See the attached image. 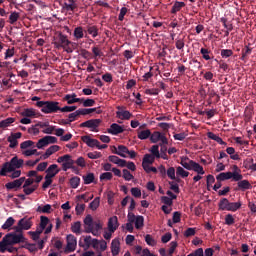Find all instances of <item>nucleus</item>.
Here are the masks:
<instances>
[{"instance_id":"7ed1b4c3","label":"nucleus","mask_w":256,"mask_h":256,"mask_svg":"<svg viewBox=\"0 0 256 256\" xmlns=\"http://www.w3.org/2000/svg\"><path fill=\"white\" fill-rule=\"evenodd\" d=\"M36 107L41 109L42 113L49 115L51 113H57L61 107H59V102L55 101H37Z\"/></svg>"},{"instance_id":"4468645a","label":"nucleus","mask_w":256,"mask_h":256,"mask_svg":"<svg viewBox=\"0 0 256 256\" xmlns=\"http://www.w3.org/2000/svg\"><path fill=\"white\" fill-rule=\"evenodd\" d=\"M107 227L108 231L111 232H115L116 229H119V219L117 218V216H112L109 218Z\"/></svg>"},{"instance_id":"cd10ccee","label":"nucleus","mask_w":256,"mask_h":256,"mask_svg":"<svg viewBox=\"0 0 256 256\" xmlns=\"http://www.w3.org/2000/svg\"><path fill=\"white\" fill-rule=\"evenodd\" d=\"M100 123H101V120L96 119V120H88L82 123L81 125L82 127H88L89 129H97Z\"/></svg>"},{"instance_id":"412c9836","label":"nucleus","mask_w":256,"mask_h":256,"mask_svg":"<svg viewBox=\"0 0 256 256\" xmlns=\"http://www.w3.org/2000/svg\"><path fill=\"white\" fill-rule=\"evenodd\" d=\"M115 155H119L120 157H123L124 159L127 158V153H129V148H127L124 145H119L118 147H114Z\"/></svg>"},{"instance_id":"a211bd4d","label":"nucleus","mask_w":256,"mask_h":256,"mask_svg":"<svg viewBox=\"0 0 256 256\" xmlns=\"http://www.w3.org/2000/svg\"><path fill=\"white\" fill-rule=\"evenodd\" d=\"M95 221H93V216L87 215L84 218V227H85V233H91L93 231V224Z\"/></svg>"},{"instance_id":"ddd939ff","label":"nucleus","mask_w":256,"mask_h":256,"mask_svg":"<svg viewBox=\"0 0 256 256\" xmlns=\"http://www.w3.org/2000/svg\"><path fill=\"white\" fill-rule=\"evenodd\" d=\"M38 125L45 135H52L55 131V126H51L49 122H38Z\"/></svg>"},{"instance_id":"58836bf2","label":"nucleus","mask_w":256,"mask_h":256,"mask_svg":"<svg viewBox=\"0 0 256 256\" xmlns=\"http://www.w3.org/2000/svg\"><path fill=\"white\" fill-rule=\"evenodd\" d=\"M83 181L85 185H91L95 181V174L93 173H88L83 176Z\"/></svg>"},{"instance_id":"c756f323","label":"nucleus","mask_w":256,"mask_h":256,"mask_svg":"<svg viewBox=\"0 0 256 256\" xmlns=\"http://www.w3.org/2000/svg\"><path fill=\"white\" fill-rule=\"evenodd\" d=\"M151 135V130L146 129L138 131L137 137L138 139H141V141H145V139H151Z\"/></svg>"},{"instance_id":"e433bc0d","label":"nucleus","mask_w":256,"mask_h":256,"mask_svg":"<svg viewBox=\"0 0 256 256\" xmlns=\"http://www.w3.org/2000/svg\"><path fill=\"white\" fill-rule=\"evenodd\" d=\"M74 37L75 39H83L85 37V32L83 30V27L79 26L74 29Z\"/></svg>"},{"instance_id":"37998d69","label":"nucleus","mask_w":256,"mask_h":256,"mask_svg":"<svg viewBox=\"0 0 256 256\" xmlns=\"http://www.w3.org/2000/svg\"><path fill=\"white\" fill-rule=\"evenodd\" d=\"M13 225H15V219L13 217H9L5 223L2 225V229L7 230V229H11V227H13Z\"/></svg>"},{"instance_id":"49530a36","label":"nucleus","mask_w":256,"mask_h":256,"mask_svg":"<svg viewBox=\"0 0 256 256\" xmlns=\"http://www.w3.org/2000/svg\"><path fill=\"white\" fill-rule=\"evenodd\" d=\"M65 7L67 11H75L77 5L75 4V0H66Z\"/></svg>"},{"instance_id":"f3484780","label":"nucleus","mask_w":256,"mask_h":256,"mask_svg":"<svg viewBox=\"0 0 256 256\" xmlns=\"http://www.w3.org/2000/svg\"><path fill=\"white\" fill-rule=\"evenodd\" d=\"M95 221H93V216L87 215L84 218V227H85V233H91L93 231V224Z\"/></svg>"},{"instance_id":"aec40b11","label":"nucleus","mask_w":256,"mask_h":256,"mask_svg":"<svg viewBox=\"0 0 256 256\" xmlns=\"http://www.w3.org/2000/svg\"><path fill=\"white\" fill-rule=\"evenodd\" d=\"M124 131L125 128L117 123L111 124L110 128L108 129V133H110V135H119V133H123Z\"/></svg>"},{"instance_id":"864d4df0","label":"nucleus","mask_w":256,"mask_h":256,"mask_svg":"<svg viewBox=\"0 0 256 256\" xmlns=\"http://www.w3.org/2000/svg\"><path fill=\"white\" fill-rule=\"evenodd\" d=\"M80 183H81V179L77 176L72 177L70 179V187H72V189H77V187H79Z\"/></svg>"},{"instance_id":"774afa93","label":"nucleus","mask_w":256,"mask_h":256,"mask_svg":"<svg viewBox=\"0 0 256 256\" xmlns=\"http://www.w3.org/2000/svg\"><path fill=\"white\" fill-rule=\"evenodd\" d=\"M130 192H131V195H133V197H136L137 199L141 197V189L137 187L131 188Z\"/></svg>"},{"instance_id":"e2e57ef3","label":"nucleus","mask_w":256,"mask_h":256,"mask_svg":"<svg viewBox=\"0 0 256 256\" xmlns=\"http://www.w3.org/2000/svg\"><path fill=\"white\" fill-rule=\"evenodd\" d=\"M40 129L41 128L39 127V123H37L28 129V133H30V135H39Z\"/></svg>"},{"instance_id":"473e14b6","label":"nucleus","mask_w":256,"mask_h":256,"mask_svg":"<svg viewBox=\"0 0 256 256\" xmlns=\"http://www.w3.org/2000/svg\"><path fill=\"white\" fill-rule=\"evenodd\" d=\"M131 117H133V115L131 114V112H129L127 110H121V111L117 112L118 119L129 120V119H131Z\"/></svg>"},{"instance_id":"5fc2aeb1","label":"nucleus","mask_w":256,"mask_h":256,"mask_svg":"<svg viewBox=\"0 0 256 256\" xmlns=\"http://www.w3.org/2000/svg\"><path fill=\"white\" fill-rule=\"evenodd\" d=\"M78 115H89L91 113H95L97 108H87V109H78Z\"/></svg>"},{"instance_id":"6ab92c4d","label":"nucleus","mask_w":256,"mask_h":256,"mask_svg":"<svg viewBox=\"0 0 256 256\" xmlns=\"http://www.w3.org/2000/svg\"><path fill=\"white\" fill-rule=\"evenodd\" d=\"M61 149V147L59 145H52L50 146L46 152L41 156V159H49V157H51V155L57 153V151H59Z\"/></svg>"},{"instance_id":"dca6fc26","label":"nucleus","mask_w":256,"mask_h":256,"mask_svg":"<svg viewBox=\"0 0 256 256\" xmlns=\"http://www.w3.org/2000/svg\"><path fill=\"white\" fill-rule=\"evenodd\" d=\"M121 251V241H119V238H115L111 242V253L113 256L119 255Z\"/></svg>"},{"instance_id":"a19ab883","label":"nucleus","mask_w":256,"mask_h":256,"mask_svg":"<svg viewBox=\"0 0 256 256\" xmlns=\"http://www.w3.org/2000/svg\"><path fill=\"white\" fill-rule=\"evenodd\" d=\"M238 187L239 189H242L243 191H245L247 189H251V183H249V180H239Z\"/></svg>"},{"instance_id":"79ce46f5","label":"nucleus","mask_w":256,"mask_h":256,"mask_svg":"<svg viewBox=\"0 0 256 256\" xmlns=\"http://www.w3.org/2000/svg\"><path fill=\"white\" fill-rule=\"evenodd\" d=\"M12 123H15V118H6L5 120H2L0 122V128L5 129L6 127H9Z\"/></svg>"},{"instance_id":"39448f33","label":"nucleus","mask_w":256,"mask_h":256,"mask_svg":"<svg viewBox=\"0 0 256 256\" xmlns=\"http://www.w3.org/2000/svg\"><path fill=\"white\" fill-rule=\"evenodd\" d=\"M217 181H227L233 179V181H241L243 175L238 172H221L216 176Z\"/></svg>"},{"instance_id":"13d9d810","label":"nucleus","mask_w":256,"mask_h":256,"mask_svg":"<svg viewBox=\"0 0 256 256\" xmlns=\"http://www.w3.org/2000/svg\"><path fill=\"white\" fill-rule=\"evenodd\" d=\"M145 241L147 245H150L151 247H155L157 245V241L153 238L152 235L147 234L145 236Z\"/></svg>"},{"instance_id":"09e8293b","label":"nucleus","mask_w":256,"mask_h":256,"mask_svg":"<svg viewBox=\"0 0 256 256\" xmlns=\"http://www.w3.org/2000/svg\"><path fill=\"white\" fill-rule=\"evenodd\" d=\"M193 160H181L180 165H182V167H184V169H187L188 171H191V169L193 168Z\"/></svg>"},{"instance_id":"9b49d317","label":"nucleus","mask_w":256,"mask_h":256,"mask_svg":"<svg viewBox=\"0 0 256 256\" xmlns=\"http://www.w3.org/2000/svg\"><path fill=\"white\" fill-rule=\"evenodd\" d=\"M66 240H67L66 251H68L69 253L75 251V249H77V238L72 234H70L66 237Z\"/></svg>"},{"instance_id":"f704fd0d","label":"nucleus","mask_w":256,"mask_h":256,"mask_svg":"<svg viewBox=\"0 0 256 256\" xmlns=\"http://www.w3.org/2000/svg\"><path fill=\"white\" fill-rule=\"evenodd\" d=\"M191 171H194L195 173H197L198 175H205V170L203 169V166H201V164L197 163L194 161V163L192 164V169Z\"/></svg>"},{"instance_id":"f03ea898","label":"nucleus","mask_w":256,"mask_h":256,"mask_svg":"<svg viewBox=\"0 0 256 256\" xmlns=\"http://www.w3.org/2000/svg\"><path fill=\"white\" fill-rule=\"evenodd\" d=\"M24 241L25 237H23V233H9L2 239V241H0V251L1 253H5L7 251V247L10 245H17V243H23Z\"/></svg>"},{"instance_id":"393cba45","label":"nucleus","mask_w":256,"mask_h":256,"mask_svg":"<svg viewBox=\"0 0 256 256\" xmlns=\"http://www.w3.org/2000/svg\"><path fill=\"white\" fill-rule=\"evenodd\" d=\"M59 173V168L57 164L50 165L46 170V177H50L53 179Z\"/></svg>"},{"instance_id":"bb28decb","label":"nucleus","mask_w":256,"mask_h":256,"mask_svg":"<svg viewBox=\"0 0 256 256\" xmlns=\"http://www.w3.org/2000/svg\"><path fill=\"white\" fill-rule=\"evenodd\" d=\"M71 44L67 36L60 34L59 35V42H55L56 47H67Z\"/></svg>"},{"instance_id":"423d86ee","label":"nucleus","mask_w":256,"mask_h":256,"mask_svg":"<svg viewBox=\"0 0 256 256\" xmlns=\"http://www.w3.org/2000/svg\"><path fill=\"white\" fill-rule=\"evenodd\" d=\"M23 193H25L26 195H32V193H35V191H37V189H39V185L35 184V181L33 180V178H27L24 180L23 182Z\"/></svg>"},{"instance_id":"de8ad7c7","label":"nucleus","mask_w":256,"mask_h":256,"mask_svg":"<svg viewBox=\"0 0 256 256\" xmlns=\"http://www.w3.org/2000/svg\"><path fill=\"white\" fill-rule=\"evenodd\" d=\"M150 153L152 154V157L159 159L161 157V153H159V145H153L150 149Z\"/></svg>"},{"instance_id":"c03bdc74","label":"nucleus","mask_w":256,"mask_h":256,"mask_svg":"<svg viewBox=\"0 0 256 256\" xmlns=\"http://www.w3.org/2000/svg\"><path fill=\"white\" fill-rule=\"evenodd\" d=\"M33 145H35V142H33L32 140H27V141L22 142L20 144L21 152L26 151L27 149H29V147H33Z\"/></svg>"},{"instance_id":"ea45409f","label":"nucleus","mask_w":256,"mask_h":256,"mask_svg":"<svg viewBox=\"0 0 256 256\" xmlns=\"http://www.w3.org/2000/svg\"><path fill=\"white\" fill-rule=\"evenodd\" d=\"M71 231L72 233H75L76 235H81V223L79 221L74 222L71 225Z\"/></svg>"},{"instance_id":"2eb2a0df","label":"nucleus","mask_w":256,"mask_h":256,"mask_svg":"<svg viewBox=\"0 0 256 256\" xmlns=\"http://www.w3.org/2000/svg\"><path fill=\"white\" fill-rule=\"evenodd\" d=\"M23 183H25V177H21L12 182H8V183H6L5 187H6V189H19V187H21V185H23Z\"/></svg>"},{"instance_id":"b1692460","label":"nucleus","mask_w":256,"mask_h":256,"mask_svg":"<svg viewBox=\"0 0 256 256\" xmlns=\"http://www.w3.org/2000/svg\"><path fill=\"white\" fill-rule=\"evenodd\" d=\"M65 101H67L68 105H73V103H81L83 101L82 98H77V94H67L64 97Z\"/></svg>"},{"instance_id":"6e6552de","label":"nucleus","mask_w":256,"mask_h":256,"mask_svg":"<svg viewBox=\"0 0 256 256\" xmlns=\"http://www.w3.org/2000/svg\"><path fill=\"white\" fill-rule=\"evenodd\" d=\"M150 141L151 143H159L160 147H163V145H168L169 143L167 136L159 131H155L151 134Z\"/></svg>"},{"instance_id":"603ef678","label":"nucleus","mask_w":256,"mask_h":256,"mask_svg":"<svg viewBox=\"0 0 256 256\" xmlns=\"http://www.w3.org/2000/svg\"><path fill=\"white\" fill-rule=\"evenodd\" d=\"M185 7V2H175L172 7V13H178V11H181Z\"/></svg>"},{"instance_id":"8fccbe9b","label":"nucleus","mask_w":256,"mask_h":256,"mask_svg":"<svg viewBox=\"0 0 256 256\" xmlns=\"http://www.w3.org/2000/svg\"><path fill=\"white\" fill-rule=\"evenodd\" d=\"M19 17V12H12L9 16L10 25H14L15 23H17V21H19Z\"/></svg>"},{"instance_id":"4be33fe9","label":"nucleus","mask_w":256,"mask_h":256,"mask_svg":"<svg viewBox=\"0 0 256 256\" xmlns=\"http://www.w3.org/2000/svg\"><path fill=\"white\" fill-rule=\"evenodd\" d=\"M108 161H110V163H114V165H118V167H125L127 165V160L121 159L115 155L109 156Z\"/></svg>"},{"instance_id":"680f3d73","label":"nucleus","mask_w":256,"mask_h":256,"mask_svg":"<svg viewBox=\"0 0 256 256\" xmlns=\"http://www.w3.org/2000/svg\"><path fill=\"white\" fill-rule=\"evenodd\" d=\"M113 179V173L104 172L100 175V181H111Z\"/></svg>"},{"instance_id":"69168bd1","label":"nucleus","mask_w":256,"mask_h":256,"mask_svg":"<svg viewBox=\"0 0 256 256\" xmlns=\"http://www.w3.org/2000/svg\"><path fill=\"white\" fill-rule=\"evenodd\" d=\"M7 140L8 143H10L9 147L11 149H15V147L19 145V141H17V139L13 138L12 136H9Z\"/></svg>"},{"instance_id":"0eeeda50","label":"nucleus","mask_w":256,"mask_h":256,"mask_svg":"<svg viewBox=\"0 0 256 256\" xmlns=\"http://www.w3.org/2000/svg\"><path fill=\"white\" fill-rule=\"evenodd\" d=\"M33 227L31 218H22L18 221L17 226L14 227L16 233H23V231H29Z\"/></svg>"},{"instance_id":"f257e3e1","label":"nucleus","mask_w":256,"mask_h":256,"mask_svg":"<svg viewBox=\"0 0 256 256\" xmlns=\"http://www.w3.org/2000/svg\"><path fill=\"white\" fill-rule=\"evenodd\" d=\"M25 161L23 159H19V157L14 156L9 162H6L2 165L0 170V175L2 177H6L7 173H11L9 175L10 179H17L21 177V167H23Z\"/></svg>"},{"instance_id":"72a5a7b5","label":"nucleus","mask_w":256,"mask_h":256,"mask_svg":"<svg viewBox=\"0 0 256 256\" xmlns=\"http://www.w3.org/2000/svg\"><path fill=\"white\" fill-rule=\"evenodd\" d=\"M144 223H145V218H143V216L134 215V225L136 229H143Z\"/></svg>"},{"instance_id":"3c124183","label":"nucleus","mask_w":256,"mask_h":256,"mask_svg":"<svg viewBox=\"0 0 256 256\" xmlns=\"http://www.w3.org/2000/svg\"><path fill=\"white\" fill-rule=\"evenodd\" d=\"M95 241V238L91 236L84 237V247L86 249H89V247H93V242Z\"/></svg>"},{"instance_id":"9d476101","label":"nucleus","mask_w":256,"mask_h":256,"mask_svg":"<svg viewBox=\"0 0 256 256\" xmlns=\"http://www.w3.org/2000/svg\"><path fill=\"white\" fill-rule=\"evenodd\" d=\"M57 143V137L55 136H44L40 140H38L36 147L37 149H43V147H47V145H53Z\"/></svg>"},{"instance_id":"f8f14e48","label":"nucleus","mask_w":256,"mask_h":256,"mask_svg":"<svg viewBox=\"0 0 256 256\" xmlns=\"http://www.w3.org/2000/svg\"><path fill=\"white\" fill-rule=\"evenodd\" d=\"M92 247L95 251H98V253H103V251H107V242L105 240L94 239Z\"/></svg>"},{"instance_id":"c85d7f7f","label":"nucleus","mask_w":256,"mask_h":256,"mask_svg":"<svg viewBox=\"0 0 256 256\" xmlns=\"http://www.w3.org/2000/svg\"><path fill=\"white\" fill-rule=\"evenodd\" d=\"M20 115L22 117H37V110H35L34 108H24Z\"/></svg>"},{"instance_id":"0e129e2a","label":"nucleus","mask_w":256,"mask_h":256,"mask_svg":"<svg viewBox=\"0 0 256 256\" xmlns=\"http://www.w3.org/2000/svg\"><path fill=\"white\" fill-rule=\"evenodd\" d=\"M33 241H38L40 235L43 233V229H37L34 232H29Z\"/></svg>"},{"instance_id":"a18cd8bd","label":"nucleus","mask_w":256,"mask_h":256,"mask_svg":"<svg viewBox=\"0 0 256 256\" xmlns=\"http://www.w3.org/2000/svg\"><path fill=\"white\" fill-rule=\"evenodd\" d=\"M176 175L177 177L185 178V177H189V172L184 170L183 167L178 166L176 169Z\"/></svg>"},{"instance_id":"052dcab7","label":"nucleus","mask_w":256,"mask_h":256,"mask_svg":"<svg viewBox=\"0 0 256 256\" xmlns=\"http://www.w3.org/2000/svg\"><path fill=\"white\" fill-rule=\"evenodd\" d=\"M47 225H49V218H47V216H41L40 229H42V231H44L45 227H47Z\"/></svg>"},{"instance_id":"2f4dec72","label":"nucleus","mask_w":256,"mask_h":256,"mask_svg":"<svg viewBox=\"0 0 256 256\" xmlns=\"http://www.w3.org/2000/svg\"><path fill=\"white\" fill-rule=\"evenodd\" d=\"M101 229H103V222H101V220L94 221L92 231H90V233H92V235H97Z\"/></svg>"},{"instance_id":"4c0bfd02","label":"nucleus","mask_w":256,"mask_h":256,"mask_svg":"<svg viewBox=\"0 0 256 256\" xmlns=\"http://www.w3.org/2000/svg\"><path fill=\"white\" fill-rule=\"evenodd\" d=\"M153 163H155V156L151 154H146L143 158L142 164L153 165Z\"/></svg>"},{"instance_id":"5701e85b","label":"nucleus","mask_w":256,"mask_h":256,"mask_svg":"<svg viewBox=\"0 0 256 256\" xmlns=\"http://www.w3.org/2000/svg\"><path fill=\"white\" fill-rule=\"evenodd\" d=\"M128 222L126 223V231H128L129 233H133V223H135V214H133V212H128V216H127Z\"/></svg>"},{"instance_id":"7c9ffc66","label":"nucleus","mask_w":256,"mask_h":256,"mask_svg":"<svg viewBox=\"0 0 256 256\" xmlns=\"http://www.w3.org/2000/svg\"><path fill=\"white\" fill-rule=\"evenodd\" d=\"M207 137L208 139H212V141H216V143H219V145H227V143H225V141H223L221 137H219L213 132H208Z\"/></svg>"},{"instance_id":"338daca9","label":"nucleus","mask_w":256,"mask_h":256,"mask_svg":"<svg viewBox=\"0 0 256 256\" xmlns=\"http://www.w3.org/2000/svg\"><path fill=\"white\" fill-rule=\"evenodd\" d=\"M45 181L42 184V188L43 189H48L49 186L51 185V183H53V178L49 177V176H45Z\"/></svg>"},{"instance_id":"c9c22d12","label":"nucleus","mask_w":256,"mask_h":256,"mask_svg":"<svg viewBox=\"0 0 256 256\" xmlns=\"http://www.w3.org/2000/svg\"><path fill=\"white\" fill-rule=\"evenodd\" d=\"M101 205V198L96 197L90 204H89V209L91 211H97L99 209V206Z\"/></svg>"},{"instance_id":"4d7b16f0","label":"nucleus","mask_w":256,"mask_h":256,"mask_svg":"<svg viewBox=\"0 0 256 256\" xmlns=\"http://www.w3.org/2000/svg\"><path fill=\"white\" fill-rule=\"evenodd\" d=\"M22 155H24V157H31L33 155H39V153H37V149H27V150H23L21 152Z\"/></svg>"},{"instance_id":"a878e982","label":"nucleus","mask_w":256,"mask_h":256,"mask_svg":"<svg viewBox=\"0 0 256 256\" xmlns=\"http://www.w3.org/2000/svg\"><path fill=\"white\" fill-rule=\"evenodd\" d=\"M83 143H86L88 147H97L99 140L90 138L89 136H82Z\"/></svg>"},{"instance_id":"6e6d98bb","label":"nucleus","mask_w":256,"mask_h":256,"mask_svg":"<svg viewBox=\"0 0 256 256\" xmlns=\"http://www.w3.org/2000/svg\"><path fill=\"white\" fill-rule=\"evenodd\" d=\"M122 177L125 181H132V179H134L133 174H131L127 169L122 170Z\"/></svg>"},{"instance_id":"20e7f679","label":"nucleus","mask_w":256,"mask_h":256,"mask_svg":"<svg viewBox=\"0 0 256 256\" xmlns=\"http://www.w3.org/2000/svg\"><path fill=\"white\" fill-rule=\"evenodd\" d=\"M241 202H229L227 198H223L219 202V209L220 211H239L241 209Z\"/></svg>"},{"instance_id":"bf43d9fd","label":"nucleus","mask_w":256,"mask_h":256,"mask_svg":"<svg viewBox=\"0 0 256 256\" xmlns=\"http://www.w3.org/2000/svg\"><path fill=\"white\" fill-rule=\"evenodd\" d=\"M37 212L38 213H51V205L46 204L44 206H38Z\"/></svg>"},{"instance_id":"1a4fd4ad","label":"nucleus","mask_w":256,"mask_h":256,"mask_svg":"<svg viewBox=\"0 0 256 256\" xmlns=\"http://www.w3.org/2000/svg\"><path fill=\"white\" fill-rule=\"evenodd\" d=\"M57 163H62L63 171H69V169H73V165H75V161H73L69 154L59 157Z\"/></svg>"}]
</instances>
